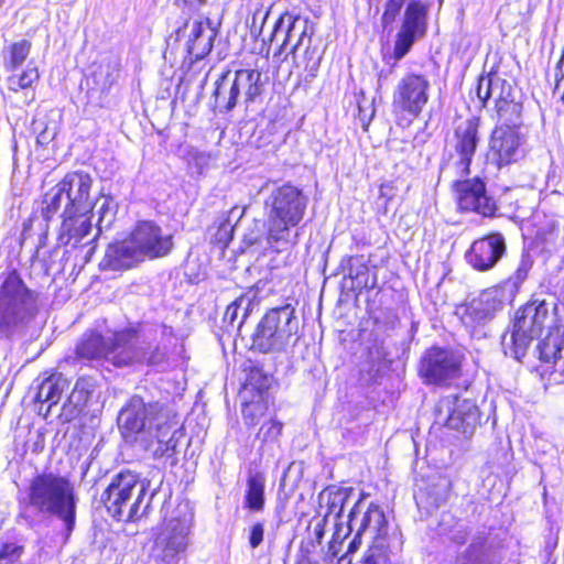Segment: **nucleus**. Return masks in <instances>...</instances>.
<instances>
[{"label": "nucleus", "instance_id": "nucleus-1", "mask_svg": "<svg viewBox=\"0 0 564 564\" xmlns=\"http://www.w3.org/2000/svg\"><path fill=\"white\" fill-rule=\"evenodd\" d=\"M77 502L74 485L66 476L54 471L36 473L19 494V518L32 530L47 527L57 519L67 541L76 525Z\"/></svg>", "mask_w": 564, "mask_h": 564}, {"label": "nucleus", "instance_id": "nucleus-2", "mask_svg": "<svg viewBox=\"0 0 564 564\" xmlns=\"http://www.w3.org/2000/svg\"><path fill=\"white\" fill-rule=\"evenodd\" d=\"M354 530H356V534L348 544L347 553H355L361 545V538L368 535L372 542L365 553L361 564H392L386 540L388 520L378 505L371 502L362 511V498H360L350 509L346 524L336 523L334 538L344 540Z\"/></svg>", "mask_w": 564, "mask_h": 564}, {"label": "nucleus", "instance_id": "nucleus-3", "mask_svg": "<svg viewBox=\"0 0 564 564\" xmlns=\"http://www.w3.org/2000/svg\"><path fill=\"white\" fill-rule=\"evenodd\" d=\"M160 486L151 489V480L141 478L137 471L122 469L111 477L101 494V501L115 520L135 521L149 513L151 502L158 495Z\"/></svg>", "mask_w": 564, "mask_h": 564}, {"label": "nucleus", "instance_id": "nucleus-4", "mask_svg": "<svg viewBox=\"0 0 564 564\" xmlns=\"http://www.w3.org/2000/svg\"><path fill=\"white\" fill-rule=\"evenodd\" d=\"M308 204L303 189L290 183L274 187L264 199L267 214V241L276 252L296 243L291 239V228L297 226Z\"/></svg>", "mask_w": 564, "mask_h": 564}, {"label": "nucleus", "instance_id": "nucleus-5", "mask_svg": "<svg viewBox=\"0 0 564 564\" xmlns=\"http://www.w3.org/2000/svg\"><path fill=\"white\" fill-rule=\"evenodd\" d=\"M40 312L39 294L14 270L0 286V338L22 337Z\"/></svg>", "mask_w": 564, "mask_h": 564}, {"label": "nucleus", "instance_id": "nucleus-6", "mask_svg": "<svg viewBox=\"0 0 564 564\" xmlns=\"http://www.w3.org/2000/svg\"><path fill=\"white\" fill-rule=\"evenodd\" d=\"M167 406L160 401H145L142 397L132 395L118 415V426L126 442L139 444L144 451L153 446V431L166 430L164 422L169 413Z\"/></svg>", "mask_w": 564, "mask_h": 564}, {"label": "nucleus", "instance_id": "nucleus-7", "mask_svg": "<svg viewBox=\"0 0 564 564\" xmlns=\"http://www.w3.org/2000/svg\"><path fill=\"white\" fill-rule=\"evenodd\" d=\"M534 263L532 254L522 249L514 272L500 285L482 291L466 304L463 321L466 324H482L495 317L506 302H512Z\"/></svg>", "mask_w": 564, "mask_h": 564}, {"label": "nucleus", "instance_id": "nucleus-8", "mask_svg": "<svg viewBox=\"0 0 564 564\" xmlns=\"http://www.w3.org/2000/svg\"><path fill=\"white\" fill-rule=\"evenodd\" d=\"M402 8L403 0H388L381 17L383 32L388 35L394 31V23L400 21L391 55L395 62L401 61L427 31V8L423 3L409 2L401 15Z\"/></svg>", "mask_w": 564, "mask_h": 564}, {"label": "nucleus", "instance_id": "nucleus-9", "mask_svg": "<svg viewBox=\"0 0 564 564\" xmlns=\"http://www.w3.org/2000/svg\"><path fill=\"white\" fill-rule=\"evenodd\" d=\"M295 307L284 304L268 310L251 335V350L261 354L285 352L292 341L295 345L299 319Z\"/></svg>", "mask_w": 564, "mask_h": 564}, {"label": "nucleus", "instance_id": "nucleus-10", "mask_svg": "<svg viewBox=\"0 0 564 564\" xmlns=\"http://www.w3.org/2000/svg\"><path fill=\"white\" fill-rule=\"evenodd\" d=\"M555 308L554 303L533 300L519 310L509 340L506 335L502 337L505 354L520 361L525 356L530 343L540 337L544 327L551 330L557 325L553 324L555 317L552 312Z\"/></svg>", "mask_w": 564, "mask_h": 564}, {"label": "nucleus", "instance_id": "nucleus-11", "mask_svg": "<svg viewBox=\"0 0 564 564\" xmlns=\"http://www.w3.org/2000/svg\"><path fill=\"white\" fill-rule=\"evenodd\" d=\"M480 119L470 117L459 122L447 140L441 156L440 174H451L455 177H467L470 165L480 144Z\"/></svg>", "mask_w": 564, "mask_h": 564}, {"label": "nucleus", "instance_id": "nucleus-12", "mask_svg": "<svg viewBox=\"0 0 564 564\" xmlns=\"http://www.w3.org/2000/svg\"><path fill=\"white\" fill-rule=\"evenodd\" d=\"M145 334V324L141 322L129 323L121 328L119 341L121 346L112 355L116 368L130 367L132 365H145L149 367L165 368L167 365V354L165 347L160 345L151 346L143 338Z\"/></svg>", "mask_w": 564, "mask_h": 564}, {"label": "nucleus", "instance_id": "nucleus-13", "mask_svg": "<svg viewBox=\"0 0 564 564\" xmlns=\"http://www.w3.org/2000/svg\"><path fill=\"white\" fill-rule=\"evenodd\" d=\"M261 94V73L257 69H239L221 74L215 83L213 97L215 108L220 113H228L239 104L241 97L246 107H249Z\"/></svg>", "mask_w": 564, "mask_h": 564}, {"label": "nucleus", "instance_id": "nucleus-14", "mask_svg": "<svg viewBox=\"0 0 564 564\" xmlns=\"http://www.w3.org/2000/svg\"><path fill=\"white\" fill-rule=\"evenodd\" d=\"M462 355L447 347L433 346L426 349L419 365V375L429 384H443L459 376Z\"/></svg>", "mask_w": 564, "mask_h": 564}, {"label": "nucleus", "instance_id": "nucleus-15", "mask_svg": "<svg viewBox=\"0 0 564 564\" xmlns=\"http://www.w3.org/2000/svg\"><path fill=\"white\" fill-rule=\"evenodd\" d=\"M453 191L457 206L462 212L476 213L482 217H495L498 210L496 199L488 193L484 178L456 177L453 182Z\"/></svg>", "mask_w": 564, "mask_h": 564}, {"label": "nucleus", "instance_id": "nucleus-16", "mask_svg": "<svg viewBox=\"0 0 564 564\" xmlns=\"http://www.w3.org/2000/svg\"><path fill=\"white\" fill-rule=\"evenodd\" d=\"M308 19H302L299 14L290 12L282 13L273 25L270 34V44H279L278 53L280 55L292 54L296 56L300 47L305 42H312V37L307 32Z\"/></svg>", "mask_w": 564, "mask_h": 564}, {"label": "nucleus", "instance_id": "nucleus-17", "mask_svg": "<svg viewBox=\"0 0 564 564\" xmlns=\"http://www.w3.org/2000/svg\"><path fill=\"white\" fill-rule=\"evenodd\" d=\"M430 82L426 76L410 73L402 77L393 93L394 112L419 117L429 101Z\"/></svg>", "mask_w": 564, "mask_h": 564}, {"label": "nucleus", "instance_id": "nucleus-18", "mask_svg": "<svg viewBox=\"0 0 564 564\" xmlns=\"http://www.w3.org/2000/svg\"><path fill=\"white\" fill-rule=\"evenodd\" d=\"M142 261L145 258L158 259L167 256L173 247V235L164 234L162 228L153 220L138 221L130 234Z\"/></svg>", "mask_w": 564, "mask_h": 564}, {"label": "nucleus", "instance_id": "nucleus-19", "mask_svg": "<svg viewBox=\"0 0 564 564\" xmlns=\"http://www.w3.org/2000/svg\"><path fill=\"white\" fill-rule=\"evenodd\" d=\"M523 135L514 127H496L489 140L487 160L498 170L523 156Z\"/></svg>", "mask_w": 564, "mask_h": 564}, {"label": "nucleus", "instance_id": "nucleus-20", "mask_svg": "<svg viewBox=\"0 0 564 564\" xmlns=\"http://www.w3.org/2000/svg\"><path fill=\"white\" fill-rule=\"evenodd\" d=\"M506 253V238L495 231L476 239L465 252V260L474 270L487 272L492 270Z\"/></svg>", "mask_w": 564, "mask_h": 564}, {"label": "nucleus", "instance_id": "nucleus-21", "mask_svg": "<svg viewBox=\"0 0 564 564\" xmlns=\"http://www.w3.org/2000/svg\"><path fill=\"white\" fill-rule=\"evenodd\" d=\"M62 191L66 195V210L61 214L78 215L91 213L98 205L90 199L93 178L84 171L68 172L61 181ZM70 219L69 216H67Z\"/></svg>", "mask_w": 564, "mask_h": 564}, {"label": "nucleus", "instance_id": "nucleus-22", "mask_svg": "<svg viewBox=\"0 0 564 564\" xmlns=\"http://www.w3.org/2000/svg\"><path fill=\"white\" fill-rule=\"evenodd\" d=\"M193 514L181 509L165 522L162 532L156 538V544L163 549L164 561H170L184 552L188 545V535L193 523Z\"/></svg>", "mask_w": 564, "mask_h": 564}, {"label": "nucleus", "instance_id": "nucleus-23", "mask_svg": "<svg viewBox=\"0 0 564 564\" xmlns=\"http://www.w3.org/2000/svg\"><path fill=\"white\" fill-rule=\"evenodd\" d=\"M501 540L491 531H477L471 535L470 543L462 551L459 564H500L502 561Z\"/></svg>", "mask_w": 564, "mask_h": 564}, {"label": "nucleus", "instance_id": "nucleus-24", "mask_svg": "<svg viewBox=\"0 0 564 564\" xmlns=\"http://www.w3.org/2000/svg\"><path fill=\"white\" fill-rule=\"evenodd\" d=\"M120 334L121 329L112 332L109 336H102L94 330L85 333L76 346L77 357L86 360L102 359L115 367V360L111 357L121 346L118 339Z\"/></svg>", "mask_w": 564, "mask_h": 564}, {"label": "nucleus", "instance_id": "nucleus-25", "mask_svg": "<svg viewBox=\"0 0 564 564\" xmlns=\"http://www.w3.org/2000/svg\"><path fill=\"white\" fill-rule=\"evenodd\" d=\"M451 402L447 401L448 416L446 426L451 430L457 431L465 437H470L480 422V412L477 404L469 399L455 398Z\"/></svg>", "mask_w": 564, "mask_h": 564}, {"label": "nucleus", "instance_id": "nucleus-26", "mask_svg": "<svg viewBox=\"0 0 564 564\" xmlns=\"http://www.w3.org/2000/svg\"><path fill=\"white\" fill-rule=\"evenodd\" d=\"M475 93L482 108L487 107L490 99H494L495 107H497L516 97L514 86L497 73L481 74L478 77Z\"/></svg>", "mask_w": 564, "mask_h": 564}, {"label": "nucleus", "instance_id": "nucleus-27", "mask_svg": "<svg viewBox=\"0 0 564 564\" xmlns=\"http://www.w3.org/2000/svg\"><path fill=\"white\" fill-rule=\"evenodd\" d=\"M142 262L130 237L108 245L99 263L102 271H124Z\"/></svg>", "mask_w": 564, "mask_h": 564}, {"label": "nucleus", "instance_id": "nucleus-28", "mask_svg": "<svg viewBox=\"0 0 564 564\" xmlns=\"http://www.w3.org/2000/svg\"><path fill=\"white\" fill-rule=\"evenodd\" d=\"M534 355L541 361V373H552L557 362L564 358V325H556L536 345Z\"/></svg>", "mask_w": 564, "mask_h": 564}, {"label": "nucleus", "instance_id": "nucleus-29", "mask_svg": "<svg viewBox=\"0 0 564 564\" xmlns=\"http://www.w3.org/2000/svg\"><path fill=\"white\" fill-rule=\"evenodd\" d=\"M218 25L219 23H214L209 18L193 22L186 43L187 54L192 58L200 61L210 53L218 34Z\"/></svg>", "mask_w": 564, "mask_h": 564}, {"label": "nucleus", "instance_id": "nucleus-30", "mask_svg": "<svg viewBox=\"0 0 564 564\" xmlns=\"http://www.w3.org/2000/svg\"><path fill=\"white\" fill-rule=\"evenodd\" d=\"M164 425L166 430L162 429V433L158 429L153 431V446L150 451L153 452L155 457L172 458L171 465H174L177 462V445L184 433L183 429L172 421L170 412L166 415Z\"/></svg>", "mask_w": 564, "mask_h": 564}, {"label": "nucleus", "instance_id": "nucleus-31", "mask_svg": "<svg viewBox=\"0 0 564 564\" xmlns=\"http://www.w3.org/2000/svg\"><path fill=\"white\" fill-rule=\"evenodd\" d=\"M68 387L69 381L62 372H53L39 382L34 395V402L40 403L39 413H42L43 405L47 404L45 410V415H47L52 406L58 403L63 392Z\"/></svg>", "mask_w": 564, "mask_h": 564}, {"label": "nucleus", "instance_id": "nucleus-32", "mask_svg": "<svg viewBox=\"0 0 564 564\" xmlns=\"http://www.w3.org/2000/svg\"><path fill=\"white\" fill-rule=\"evenodd\" d=\"M121 74V58L117 55H106L95 66L91 79L101 94H108L118 83Z\"/></svg>", "mask_w": 564, "mask_h": 564}, {"label": "nucleus", "instance_id": "nucleus-33", "mask_svg": "<svg viewBox=\"0 0 564 564\" xmlns=\"http://www.w3.org/2000/svg\"><path fill=\"white\" fill-rule=\"evenodd\" d=\"M89 213H83L78 215L59 214L62 218L61 229L58 234V241L62 245H69L74 240V245L78 243L85 238L91 230V220L88 216Z\"/></svg>", "mask_w": 564, "mask_h": 564}, {"label": "nucleus", "instance_id": "nucleus-34", "mask_svg": "<svg viewBox=\"0 0 564 564\" xmlns=\"http://www.w3.org/2000/svg\"><path fill=\"white\" fill-rule=\"evenodd\" d=\"M265 475L260 470H250L247 476V488L243 496V508L249 512L259 513L265 506Z\"/></svg>", "mask_w": 564, "mask_h": 564}, {"label": "nucleus", "instance_id": "nucleus-35", "mask_svg": "<svg viewBox=\"0 0 564 564\" xmlns=\"http://www.w3.org/2000/svg\"><path fill=\"white\" fill-rule=\"evenodd\" d=\"M271 383L272 376L264 372L262 368L252 366L247 372L241 397L246 398L256 395V398L269 399V389Z\"/></svg>", "mask_w": 564, "mask_h": 564}, {"label": "nucleus", "instance_id": "nucleus-36", "mask_svg": "<svg viewBox=\"0 0 564 564\" xmlns=\"http://www.w3.org/2000/svg\"><path fill=\"white\" fill-rule=\"evenodd\" d=\"M352 489L351 488H336L328 487L323 490L319 496V505H326V516L334 514L336 519H339L344 512L345 503L348 500Z\"/></svg>", "mask_w": 564, "mask_h": 564}, {"label": "nucleus", "instance_id": "nucleus-37", "mask_svg": "<svg viewBox=\"0 0 564 564\" xmlns=\"http://www.w3.org/2000/svg\"><path fill=\"white\" fill-rule=\"evenodd\" d=\"M250 306L251 300L246 295L239 296L227 306L223 322L226 324L228 332L229 327H236L238 330L242 327L249 315Z\"/></svg>", "mask_w": 564, "mask_h": 564}, {"label": "nucleus", "instance_id": "nucleus-38", "mask_svg": "<svg viewBox=\"0 0 564 564\" xmlns=\"http://www.w3.org/2000/svg\"><path fill=\"white\" fill-rule=\"evenodd\" d=\"M66 210V195L62 191V183L53 186L43 197L42 217L50 221L61 209Z\"/></svg>", "mask_w": 564, "mask_h": 564}, {"label": "nucleus", "instance_id": "nucleus-39", "mask_svg": "<svg viewBox=\"0 0 564 564\" xmlns=\"http://www.w3.org/2000/svg\"><path fill=\"white\" fill-rule=\"evenodd\" d=\"M499 127H518L521 124L522 104L516 100V97L503 101L501 105L495 107Z\"/></svg>", "mask_w": 564, "mask_h": 564}, {"label": "nucleus", "instance_id": "nucleus-40", "mask_svg": "<svg viewBox=\"0 0 564 564\" xmlns=\"http://www.w3.org/2000/svg\"><path fill=\"white\" fill-rule=\"evenodd\" d=\"M95 389L96 381L91 377H80L77 379L67 401L75 409H80L91 398Z\"/></svg>", "mask_w": 564, "mask_h": 564}, {"label": "nucleus", "instance_id": "nucleus-41", "mask_svg": "<svg viewBox=\"0 0 564 564\" xmlns=\"http://www.w3.org/2000/svg\"><path fill=\"white\" fill-rule=\"evenodd\" d=\"M242 399V416L245 423L248 425H257L259 419L263 416L268 410L269 399L256 398V395Z\"/></svg>", "mask_w": 564, "mask_h": 564}, {"label": "nucleus", "instance_id": "nucleus-42", "mask_svg": "<svg viewBox=\"0 0 564 564\" xmlns=\"http://www.w3.org/2000/svg\"><path fill=\"white\" fill-rule=\"evenodd\" d=\"M338 271L346 273L344 279H350L351 282L360 274L369 271L365 256H345L341 258Z\"/></svg>", "mask_w": 564, "mask_h": 564}, {"label": "nucleus", "instance_id": "nucleus-43", "mask_svg": "<svg viewBox=\"0 0 564 564\" xmlns=\"http://www.w3.org/2000/svg\"><path fill=\"white\" fill-rule=\"evenodd\" d=\"M31 42L28 40H21L10 45L9 58H6V68L14 70L20 67L31 51Z\"/></svg>", "mask_w": 564, "mask_h": 564}, {"label": "nucleus", "instance_id": "nucleus-44", "mask_svg": "<svg viewBox=\"0 0 564 564\" xmlns=\"http://www.w3.org/2000/svg\"><path fill=\"white\" fill-rule=\"evenodd\" d=\"M449 495V481L442 479L429 487L426 500L431 508L437 509L444 506Z\"/></svg>", "mask_w": 564, "mask_h": 564}, {"label": "nucleus", "instance_id": "nucleus-45", "mask_svg": "<svg viewBox=\"0 0 564 564\" xmlns=\"http://www.w3.org/2000/svg\"><path fill=\"white\" fill-rule=\"evenodd\" d=\"M270 12L271 7H264L262 3H259L252 13L251 20L247 19L246 23L252 39L258 40L261 36Z\"/></svg>", "mask_w": 564, "mask_h": 564}, {"label": "nucleus", "instance_id": "nucleus-46", "mask_svg": "<svg viewBox=\"0 0 564 564\" xmlns=\"http://www.w3.org/2000/svg\"><path fill=\"white\" fill-rule=\"evenodd\" d=\"M283 424L276 420H269L262 423L258 434L257 440H259L262 444L274 443L278 441L281 435Z\"/></svg>", "mask_w": 564, "mask_h": 564}, {"label": "nucleus", "instance_id": "nucleus-47", "mask_svg": "<svg viewBox=\"0 0 564 564\" xmlns=\"http://www.w3.org/2000/svg\"><path fill=\"white\" fill-rule=\"evenodd\" d=\"M303 46L305 47L303 55L305 61V70L310 77L314 78L316 77L321 66L322 54L319 53L317 46L312 47L311 43L308 44V42H305Z\"/></svg>", "mask_w": 564, "mask_h": 564}, {"label": "nucleus", "instance_id": "nucleus-48", "mask_svg": "<svg viewBox=\"0 0 564 564\" xmlns=\"http://www.w3.org/2000/svg\"><path fill=\"white\" fill-rule=\"evenodd\" d=\"M110 203L111 198L105 197L104 202L98 207V220L96 224L98 231H101L104 228H109L115 220V213L112 212Z\"/></svg>", "mask_w": 564, "mask_h": 564}, {"label": "nucleus", "instance_id": "nucleus-49", "mask_svg": "<svg viewBox=\"0 0 564 564\" xmlns=\"http://www.w3.org/2000/svg\"><path fill=\"white\" fill-rule=\"evenodd\" d=\"M235 225L229 224V220H223L219 218L217 230L214 235V240L221 247H227L232 240Z\"/></svg>", "mask_w": 564, "mask_h": 564}, {"label": "nucleus", "instance_id": "nucleus-50", "mask_svg": "<svg viewBox=\"0 0 564 564\" xmlns=\"http://www.w3.org/2000/svg\"><path fill=\"white\" fill-rule=\"evenodd\" d=\"M22 553V546L14 543H3L0 547V564H15Z\"/></svg>", "mask_w": 564, "mask_h": 564}, {"label": "nucleus", "instance_id": "nucleus-51", "mask_svg": "<svg viewBox=\"0 0 564 564\" xmlns=\"http://www.w3.org/2000/svg\"><path fill=\"white\" fill-rule=\"evenodd\" d=\"M470 535L473 534L469 525L462 521L455 522L448 532V539L457 545L465 544Z\"/></svg>", "mask_w": 564, "mask_h": 564}, {"label": "nucleus", "instance_id": "nucleus-52", "mask_svg": "<svg viewBox=\"0 0 564 564\" xmlns=\"http://www.w3.org/2000/svg\"><path fill=\"white\" fill-rule=\"evenodd\" d=\"M261 226H263L261 223H256L254 224V229H251L249 230L248 232L245 234L243 236V243L247 246V247H251V246H256V245H259V246H263V241L265 242V246L267 247H270L272 248L268 241H267V234L264 235L262 229H261Z\"/></svg>", "mask_w": 564, "mask_h": 564}, {"label": "nucleus", "instance_id": "nucleus-53", "mask_svg": "<svg viewBox=\"0 0 564 564\" xmlns=\"http://www.w3.org/2000/svg\"><path fill=\"white\" fill-rule=\"evenodd\" d=\"M264 539V522L257 521L253 522L248 528V543L249 546L254 550L261 545Z\"/></svg>", "mask_w": 564, "mask_h": 564}, {"label": "nucleus", "instance_id": "nucleus-54", "mask_svg": "<svg viewBox=\"0 0 564 564\" xmlns=\"http://www.w3.org/2000/svg\"><path fill=\"white\" fill-rule=\"evenodd\" d=\"M351 290L357 291L360 294L364 290H372L377 286V274L373 273L370 278L369 271L360 274L351 282Z\"/></svg>", "mask_w": 564, "mask_h": 564}, {"label": "nucleus", "instance_id": "nucleus-55", "mask_svg": "<svg viewBox=\"0 0 564 564\" xmlns=\"http://www.w3.org/2000/svg\"><path fill=\"white\" fill-rule=\"evenodd\" d=\"M39 78L40 74L37 68L29 64L21 75L15 76L14 82H18V87L25 89L31 87L34 82L39 80Z\"/></svg>", "mask_w": 564, "mask_h": 564}, {"label": "nucleus", "instance_id": "nucleus-56", "mask_svg": "<svg viewBox=\"0 0 564 564\" xmlns=\"http://www.w3.org/2000/svg\"><path fill=\"white\" fill-rule=\"evenodd\" d=\"M245 210L246 209L243 207L234 206L227 215H223L220 218L223 220H229V224H234L236 226V224L242 218Z\"/></svg>", "mask_w": 564, "mask_h": 564}, {"label": "nucleus", "instance_id": "nucleus-57", "mask_svg": "<svg viewBox=\"0 0 564 564\" xmlns=\"http://www.w3.org/2000/svg\"><path fill=\"white\" fill-rule=\"evenodd\" d=\"M393 196H394V194H393V186H391L389 184H382L380 186V188H379V197L386 199V202H384L386 206L393 198Z\"/></svg>", "mask_w": 564, "mask_h": 564}, {"label": "nucleus", "instance_id": "nucleus-58", "mask_svg": "<svg viewBox=\"0 0 564 564\" xmlns=\"http://www.w3.org/2000/svg\"><path fill=\"white\" fill-rule=\"evenodd\" d=\"M54 135L55 133H52L45 129L37 135L36 142L41 145H46L53 140Z\"/></svg>", "mask_w": 564, "mask_h": 564}, {"label": "nucleus", "instance_id": "nucleus-59", "mask_svg": "<svg viewBox=\"0 0 564 564\" xmlns=\"http://www.w3.org/2000/svg\"><path fill=\"white\" fill-rule=\"evenodd\" d=\"M398 62L394 61V64L388 69V70H384V69H381L378 74V83H379V87L381 86V82L387 79L388 76L392 73V67L397 64Z\"/></svg>", "mask_w": 564, "mask_h": 564}, {"label": "nucleus", "instance_id": "nucleus-60", "mask_svg": "<svg viewBox=\"0 0 564 564\" xmlns=\"http://www.w3.org/2000/svg\"><path fill=\"white\" fill-rule=\"evenodd\" d=\"M162 336H172L174 330H173V327L171 326H167V325H162Z\"/></svg>", "mask_w": 564, "mask_h": 564}, {"label": "nucleus", "instance_id": "nucleus-61", "mask_svg": "<svg viewBox=\"0 0 564 564\" xmlns=\"http://www.w3.org/2000/svg\"><path fill=\"white\" fill-rule=\"evenodd\" d=\"M14 78H15V76H12L9 78V86H10V89L17 91L18 89H21V88L18 87V82H14Z\"/></svg>", "mask_w": 564, "mask_h": 564}, {"label": "nucleus", "instance_id": "nucleus-62", "mask_svg": "<svg viewBox=\"0 0 564 564\" xmlns=\"http://www.w3.org/2000/svg\"><path fill=\"white\" fill-rule=\"evenodd\" d=\"M416 330H417V325H416V323H412V326H411V332H412V334L414 335V334L416 333Z\"/></svg>", "mask_w": 564, "mask_h": 564}, {"label": "nucleus", "instance_id": "nucleus-63", "mask_svg": "<svg viewBox=\"0 0 564 564\" xmlns=\"http://www.w3.org/2000/svg\"><path fill=\"white\" fill-rule=\"evenodd\" d=\"M4 0H0V8L3 6Z\"/></svg>", "mask_w": 564, "mask_h": 564}, {"label": "nucleus", "instance_id": "nucleus-64", "mask_svg": "<svg viewBox=\"0 0 564 564\" xmlns=\"http://www.w3.org/2000/svg\"><path fill=\"white\" fill-rule=\"evenodd\" d=\"M562 99H563V102H564V91H563V96H562Z\"/></svg>", "mask_w": 564, "mask_h": 564}]
</instances>
